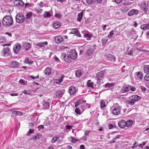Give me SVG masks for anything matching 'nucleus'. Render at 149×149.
<instances>
[{"label":"nucleus","instance_id":"nucleus-1","mask_svg":"<svg viewBox=\"0 0 149 149\" xmlns=\"http://www.w3.org/2000/svg\"><path fill=\"white\" fill-rule=\"evenodd\" d=\"M13 18L8 15L5 17L2 20L3 24L5 26H10L13 25Z\"/></svg>","mask_w":149,"mask_h":149},{"label":"nucleus","instance_id":"nucleus-2","mask_svg":"<svg viewBox=\"0 0 149 149\" xmlns=\"http://www.w3.org/2000/svg\"><path fill=\"white\" fill-rule=\"evenodd\" d=\"M25 19L24 15L21 13L17 14L15 17L16 21L19 24H21L23 23Z\"/></svg>","mask_w":149,"mask_h":149},{"label":"nucleus","instance_id":"nucleus-3","mask_svg":"<svg viewBox=\"0 0 149 149\" xmlns=\"http://www.w3.org/2000/svg\"><path fill=\"white\" fill-rule=\"evenodd\" d=\"M141 49H139L138 48L134 47L132 49L130 50H127V53L126 54H128L129 55H131L132 54H133V55H135L137 54V53H139V52L141 51Z\"/></svg>","mask_w":149,"mask_h":149},{"label":"nucleus","instance_id":"nucleus-4","mask_svg":"<svg viewBox=\"0 0 149 149\" xmlns=\"http://www.w3.org/2000/svg\"><path fill=\"white\" fill-rule=\"evenodd\" d=\"M61 58L63 59L65 62L68 63H70L72 61L71 57L69 54H66L65 53L61 54Z\"/></svg>","mask_w":149,"mask_h":149},{"label":"nucleus","instance_id":"nucleus-5","mask_svg":"<svg viewBox=\"0 0 149 149\" xmlns=\"http://www.w3.org/2000/svg\"><path fill=\"white\" fill-rule=\"evenodd\" d=\"M121 107L117 103H116L112 111V113L114 115H119L120 113Z\"/></svg>","mask_w":149,"mask_h":149},{"label":"nucleus","instance_id":"nucleus-6","mask_svg":"<svg viewBox=\"0 0 149 149\" xmlns=\"http://www.w3.org/2000/svg\"><path fill=\"white\" fill-rule=\"evenodd\" d=\"M105 73V71L104 70L98 72L96 74L97 78V83L100 84L101 82V80L103 78Z\"/></svg>","mask_w":149,"mask_h":149},{"label":"nucleus","instance_id":"nucleus-7","mask_svg":"<svg viewBox=\"0 0 149 149\" xmlns=\"http://www.w3.org/2000/svg\"><path fill=\"white\" fill-rule=\"evenodd\" d=\"M1 54L4 56H7L10 55V49L9 47L3 48L1 51Z\"/></svg>","mask_w":149,"mask_h":149},{"label":"nucleus","instance_id":"nucleus-8","mask_svg":"<svg viewBox=\"0 0 149 149\" xmlns=\"http://www.w3.org/2000/svg\"><path fill=\"white\" fill-rule=\"evenodd\" d=\"M105 58L109 61L114 62L116 61L115 56L111 54H107L104 55Z\"/></svg>","mask_w":149,"mask_h":149},{"label":"nucleus","instance_id":"nucleus-9","mask_svg":"<svg viewBox=\"0 0 149 149\" xmlns=\"http://www.w3.org/2000/svg\"><path fill=\"white\" fill-rule=\"evenodd\" d=\"M72 60L76 59L77 56V52L74 50H71L69 54Z\"/></svg>","mask_w":149,"mask_h":149},{"label":"nucleus","instance_id":"nucleus-10","mask_svg":"<svg viewBox=\"0 0 149 149\" xmlns=\"http://www.w3.org/2000/svg\"><path fill=\"white\" fill-rule=\"evenodd\" d=\"M77 91V89L74 86L72 85L69 87L68 91L70 95H73L75 94Z\"/></svg>","mask_w":149,"mask_h":149},{"label":"nucleus","instance_id":"nucleus-11","mask_svg":"<svg viewBox=\"0 0 149 149\" xmlns=\"http://www.w3.org/2000/svg\"><path fill=\"white\" fill-rule=\"evenodd\" d=\"M139 13V11L136 9H132L128 13V15L129 16H132L134 15H137Z\"/></svg>","mask_w":149,"mask_h":149},{"label":"nucleus","instance_id":"nucleus-12","mask_svg":"<svg viewBox=\"0 0 149 149\" xmlns=\"http://www.w3.org/2000/svg\"><path fill=\"white\" fill-rule=\"evenodd\" d=\"M140 99V97L136 95H132L129 97V99L130 100L133 101L135 102L139 101Z\"/></svg>","mask_w":149,"mask_h":149},{"label":"nucleus","instance_id":"nucleus-13","mask_svg":"<svg viewBox=\"0 0 149 149\" xmlns=\"http://www.w3.org/2000/svg\"><path fill=\"white\" fill-rule=\"evenodd\" d=\"M31 47V45L29 43L25 42L22 44V48L26 51L29 50Z\"/></svg>","mask_w":149,"mask_h":149},{"label":"nucleus","instance_id":"nucleus-14","mask_svg":"<svg viewBox=\"0 0 149 149\" xmlns=\"http://www.w3.org/2000/svg\"><path fill=\"white\" fill-rule=\"evenodd\" d=\"M95 49V48L94 47L93 48H90L88 49L86 52V55L88 56H90L92 55Z\"/></svg>","mask_w":149,"mask_h":149},{"label":"nucleus","instance_id":"nucleus-15","mask_svg":"<svg viewBox=\"0 0 149 149\" xmlns=\"http://www.w3.org/2000/svg\"><path fill=\"white\" fill-rule=\"evenodd\" d=\"M21 48V46L19 44L15 45L13 48L14 52L16 54H17Z\"/></svg>","mask_w":149,"mask_h":149},{"label":"nucleus","instance_id":"nucleus-16","mask_svg":"<svg viewBox=\"0 0 149 149\" xmlns=\"http://www.w3.org/2000/svg\"><path fill=\"white\" fill-rule=\"evenodd\" d=\"M14 4L16 6H23L24 5V2L21 0H15L14 1Z\"/></svg>","mask_w":149,"mask_h":149},{"label":"nucleus","instance_id":"nucleus-17","mask_svg":"<svg viewBox=\"0 0 149 149\" xmlns=\"http://www.w3.org/2000/svg\"><path fill=\"white\" fill-rule=\"evenodd\" d=\"M126 122L123 120H121L118 123V126L121 128H125L126 126Z\"/></svg>","mask_w":149,"mask_h":149},{"label":"nucleus","instance_id":"nucleus-18","mask_svg":"<svg viewBox=\"0 0 149 149\" xmlns=\"http://www.w3.org/2000/svg\"><path fill=\"white\" fill-rule=\"evenodd\" d=\"M71 33L74 34L76 36L79 37L81 36V34L79 32L78 30L76 29H72Z\"/></svg>","mask_w":149,"mask_h":149},{"label":"nucleus","instance_id":"nucleus-19","mask_svg":"<svg viewBox=\"0 0 149 149\" xmlns=\"http://www.w3.org/2000/svg\"><path fill=\"white\" fill-rule=\"evenodd\" d=\"M136 74L137 76V78H136V79L140 81L142 79L143 77L142 72H137L136 73Z\"/></svg>","mask_w":149,"mask_h":149},{"label":"nucleus","instance_id":"nucleus-20","mask_svg":"<svg viewBox=\"0 0 149 149\" xmlns=\"http://www.w3.org/2000/svg\"><path fill=\"white\" fill-rule=\"evenodd\" d=\"M82 33L84 34V36L87 37H92L93 36V35L91 33L88 32L87 31H82Z\"/></svg>","mask_w":149,"mask_h":149},{"label":"nucleus","instance_id":"nucleus-21","mask_svg":"<svg viewBox=\"0 0 149 149\" xmlns=\"http://www.w3.org/2000/svg\"><path fill=\"white\" fill-rule=\"evenodd\" d=\"M45 74L46 75H49L51 72V69L50 67H47L44 71Z\"/></svg>","mask_w":149,"mask_h":149},{"label":"nucleus","instance_id":"nucleus-22","mask_svg":"<svg viewBox=\"0 0 149 149\" xmlns=\"http://www.w3.org/2000/svg\"><path fill=\"white\" fill-rule=\"evenodd\" d=\"M47 45V42H41L38 43V47L43 49L45 46Z\"/></svg>","mask_w":149,"mask_h":149},{"label":"nucleus","instance_id":"nucleus-23","mask_svg":"<svg viewBox=\"0 0 149 149\" xmlns=\"http://www.w3.org/2000/svg\"><path fill=\"white\" fill-rule=\"evenodd\" d=\"M140 28L141 29L144 30L149 29V23L141 25L140 26Z\"/></svg>","mask_w":149,"mask_h":149},{"label":"nucleus","instance_id":"nucleus-24","mask_svg":"<svg viewBox=\"0 0 149 149\" xmlns=\"http://www.w3.org/2000/svg\"><path fill=\"white\" fill-rule=\"evenodd\" d=\"M129 86H124L122 88L121 91L123 93H125L130 91Z\"/></svg>","mask_w":149,"mask_h":149},{"label":"nucleus","instance_id":"nucleus-25","mask_svg":"<svg viewBox=\"0 0 149 149\" xmlns=\"http://www.w3.org/2000/svg\"><path fill=\"white\" fill-rule=\"evenodd\" d=\"M63 93L61 90H58L56 92V95L58 98H61L62 97Z\"/></svg>","mask_w":149,"mask_h":149},{"label":"nucleus","instance_id":"nucleus-26","mask_svg":"<svg viewBox=\"0 0 149 149\" xmlns=\"http://www.w3.org/2000/svg\"><path fill=\"white\" fill-rule=\"evenodd\" d=\"M61 25V23L59 22H56L53 24V26L55 29L58 28Z\"/></svg>","mask_w":149,"mask_h":149},{"label":"nucleus","instance_id":"nucleus-27","mask_svg":"<svg viewBox=\"0 0 149 149\" xmlns=\"http://www.w3.org/2000/svg\"><path fill=\"white\" fill-rule=\"evenodd\" d=\"M133 123V121L132 120H129L126 122V126L129 127L131 126Z\"/></svg>","mask_w":149,"mask_h":149},{"label":"nucleus","instance_id":"nucleus-28","mask_svg":"<svg viewBox=\"0 0 149 149\" xmlns=\"http://www.w3.org/2000/svg\"><path fill=\"white\" fill-rule=\"evenodd\" d=\"M141 6V8L145 12H146L147 11L148 8L145 3H142Z\"/></svg>","mask_w":149,"mask_h":149},{"label":"nucleus","instance_id":"nucleus-29","mask_svg":"<svg viewBox=\"0 0 149 149\" xmlns=\"http://www.w3.org/2000/svg\"><path fill=\"white\" fill-rule=\"evenodd\" d=\"M144 71L146 73H149V65H145L144 67Z\"/></svg>","mask_w":149,"mask_h":149},{"label":"nucleus","instance_id":"nucleus-30","mask_svg":"<svg viewBox=\"0 0 149 149\" xmlns=\"http://www.w3.org/2000/svg\"><path fill=\"white\" fill-rule=\"evenodd\" d=\"M64 77L63 75H62L60 78L56 80V83L57 84H60V83L63 81Z\"/></svg>","mask_w":149,"mask_h":149},{"label":"nucleus","instance_id":"nucleus-31","mask_svg":"<svg viewBox=\"0 0 149 149\" xmlns=\"http://www.w3.org/2000/svg\"><path fill=\"white\" fill-rule=\"evenodd\" d=\"M55 42L57 43H59L62 42L63 40V38H54Z\"/></svg>","mask_w":149,"mask_h":149},{"label":"nucleus","instance_id":"nucleus-32","mask_svg":"<svg viewBox=\"0 0 149 149\" xmlns=\"http://www.w3.org/2000/svg\"><path fill=\"white\" fill-rule=\"evenodd\" d=\"M44 17H50L51 16V14L49 12L45 11L43 14Z\"/></svg>","mask_w":149,"mask_h":149},{"label":"nucleus","instance_id":"nucleus-33","mask_svg":"<svg viewBox=\"0 0 149 149\" xmlns=\"http://www.w3.org/2000/svg\"><path fill=\"white\" fill-rule=\"evenodd\" d=\"M19 63L14 61L12 63V66L14 68H16L18 67L19 66Z\"/></svg>","mask_w":149,"mask_h":149},{"label":"nucleus","instance_id":"nucleus-34","mask_svg":"<svg viewBox=\"0 0 149 149\" xmlns=\"http://www.w3.org/2000/svg\"><path fill=\"white\" fill-rule=\"evenodd\" d=\"M24 63L28 64H32L33 63V61L29 60L28 57H26L25 59Z\"/></svg>","mask_w":149,"mask_h":149},{"label":"nucleus","instance_id":"nucleus-35","mask_svg":"<svg viewBox=\"0 0 149 149\" xmlns=\"http://www.w3.org/2000/svg\"><path fill=\"white\" fill-rule=\"evenodd\" d=\"M12 113L17 116H20L22 115V113L20 111H13Z\"/></svg>","mask_w":149,"mask_h":149},{"label":"nucleus","instance_id":"nucleus-36","mask_svg":"<svg viewBox=\"0 0 149 149\" xmlns=\"http://www.w3.org/2000/svg\"><path fill=\"white\" fill-rule=\"evenodd\" d=\"M60 137V136H55L54 137L52 140V143H55L56 141Z\"/></svg>","mask_w":149,"mask_h":149},{"label":"nucleus","instance_id":"nucleus-37","mask_svg":"<svg viewBox=\"0 0 149 149\" xmlns=\"http://www.w3.org/2000/svg\"><path fill=\"white\" fill-rule=\"evenodd\" d=\"M83 15V12H81L78 14V17L77 18V21L79 22H80L82 18Z\"/></svg>","mask_w":149,"mask_h":149},{"label":"nucleus","instance_id":"nucleus-38","mask_svg":"<svg viewBox=\"0 0 149 149\" xmlns=\"http://www.w3.org/2000/svg\"><path fill=\"white\" fill-rule=\"evenodd\" d=\"M87 85L88 86L90 87H93V83L91 81V80H89L87 82Z\"/></svg>","mask_w":149,"mask_h":149},{"label":"nucleus","instance_id":"nucleus-39","mask_svg":"<svg viewBox=\"0 0 149 149\" xmlns=\"http://www.w3.org/2000/svg\"><path fill=\"white\" fill-rule=\"evenodd\" d=\"M43 107L44 108L46 109H49V104L48 102H45L43 104Z\"/></svg>","mask_w":149,"mask_h":149},{"label":"nucleus","instance_id":"nucleus-40","mask_svg":"<svg viewBox=\"0 0 149 149\" xmlns=\"http://www.w3.org/2000/svg\"><path fill=\"white\" fill-rule=\"evenodd\" d=\"M114 86V84L113 83H107L105 85L106 87L111 88L113 86Z\"/></svg>","mask_w":149,"mask_h":149},{"label":"nucleus","instance_id":"nucleus-41","mask_svg":"<svg viewBox=\"0 0 149 149\" xmlns=\"http://www.w3.org/2000/svg\"><path fill=\"white\" fill-rule=\"evenodd\" d=\"M81 75V72L80 70H78L75 73V75L77 77H80Z\"/></svg>","mask_w":149,"mask_h":149},{"label":"nucleus","instance_id":"nucleus-42","mask_svg":"<svg viewBox=\"0 0 149 149\" xmlns=\"http://www.w3.org/2000/svg\"><path fill=\"white\" fill-rule=\"evenodd\" d=\"M106 107L105 102L104 100H102L100 102V107L102 109Z\"/></svg>","mask_w":149,"mask_h":149},{"label":"nucleus","instance_id":"nucleus-43","mask_svg":"<svg viewBox=\"0 0 149 149\" xmlns=\"http://www.w3.org/2000/svg\"><path fill=\"white\" fill-rule=\"evenodd\" d=\"M19 82L22 85H26L27 83V81H24L22 79H20Z\"/></svg>","mask_w":149,"mask_h":149},{"label":"nucleus","instance_id":"nucleus-44","mask_svg":"<svg viewBox=\"0 0 149 149\" xmlns=\"http://www.w3.org/2000/svg\"><path fill=\"white\" fill-rule=\"evenodd\" d=\"M34 131L33 129H30L29 131L26 133V135L29 136L31 134L34 133Z\"/></svg>","mask_w":149,"mask_h":149},{"label":"nucleus","instance_id":"nucleus-45","mask_svg":"<svg viewBox=\"0 0 149 149\" xmlns=\"http://www.w3.org/2000/svg\"><path fill=\"white\" fill-rule=\"evenodd\" d=\"M32 14V13L31 12H29L27 13L26 15L25 19H27L30 18L31 17Z\"/></svg>","mask_w":149,"mask_h":149},{"label":"nucleus","instance_id":"nucleus-46","mask_svg":"<svg viewBox=\"0 0 149 149\" xmlns=\"http://www.w3.org/2000/svg\"><path fill=\"white\" fill-rule=\"evenodd\" d=\"M144 79L146 81H149V74H146L144 77Z\"/></svg>","mask_w":149,"mask_h":149},{"label":"nucleus","instance_id":"nucleus-47","mask_svg":"<svg viewBox=\"0 0 149 149\" xmlns=\"http://www.w3.org/2000/svg\"><path fill=\"white\" fill-rule=\"evenodd\" d=\"M127 102L128 104L131 105H133L135 103V102L133 101H131L130 99L129 100H127Z\"/></svg>","mask_w":149,"mask_h":149},{"label":"nucleus","instance_id":"nucleus-48","mask_svg":"<svg viewBox=\"0 0 149 149\" xmlns=\"http://www.w3.org/2000/svg\"><path fill=\"white\" fill-rule=\"evenodd\" d=\"M51 122L47 120H46L44 122V124L46 126L50 125L51 124Z\"/></svg>","mask_w":149,"mask_h":149},{"label":"nucleus","instance_id":"nucleus-49","mask_svg":"<svg viewBox=\"0 0 149 149\" xmlns=\"http://www.w3.org/2000/svg\"><path fill=\"white\" fill-rule=\"evenodd\" d=\"M86 1L88 4H91L94 3L95 0H86Z\"/></svg>","mask_w":149,"mask_h":149},{"label":"nucleus","instance_id":"nucleus-50","mask_svg":"<svg viewBox=\"0 0 149 149\" xmlns=\"http://www.w3.org/2000/svg\"><path fill=\"white\" fill-rule=\"evenodd\" d=\"M75 111L77 114L80 115L81 114V112L79 109L78 108H76L75 109Z\"/></svg>","mask_w":149,"mask_h":149},{"label":"nucleus","instance_id":"nucleus-51","mask_svg":"<svg viewBox=\"0 0 149 149\" xmlns=\"http://www.w3.org/2000/svg\"><path fill=\"white\" fill-rule=\"evenodd\" d=\"M44 129V127L43 125H40L38 126V129L39 131L42 130Z\"/></svg>","mask_w":149,"mask_h":149},{"label":"nucleus","instance_id":"nucleus-52","mask_svg":"<svg viewBox=\"0 0 149 149\" xmlns=\"http://www.w3.org/2000/svg\"><path fill=\"white\" fill-rule=\"evenodd\" d=\"M107 41V40L106 39V38H104L103 39H102V43L103 45H104L106 43Z\"/></svg>","mask_w":149,"mask_h":149},{"label":"nucleus","instance_id":"nucleus-53","mask_svg":"<svg viewBox=\"0 0 149 149\" xmlns=\"http://www.w3.org/2000/svg\"><path fill=\"white\" fill-rule=\"evenodd\" d=\"M129 89L130 90L132 91H135L136 90V88L132 86H129Z\"/></svg>","mask_w":149,"mask_h":149},{"label":"nucleus","instance_id":"nucleus-54","mask_svg":"<svg viewBox=\"0 0 149 149\" xmlns=\"http://www.w3.org/2000/svg\"><path fill=\"white\" fill-rule=\"evenodd\" d=\"M71 142L73 143H75L76 142L78 141V140L77 139L74 138L73 137H71Z\"/></svg>","mask_w":149,"mask_h":149},{"label":"nucleus","instance_id":"nucleus-55","mask_svg":"<svg viewBox=\"0 0 149 149\" xmlns=\"http://www.w3.org/2000/svg\"><path fill=\"white\" fill-rule=\"evenodd\" d=\"M81 102V100H78L75 104V107H77L78 106V105L80 104Z\"/></svg>","mask_w":149,"mask_h":149},{"label":"nucleus","instance_id":"nucleus-56","mask_svg":"<svg viewBox=\"0 0 149 149\" xmlns=\"http://www.w3.org/2000/svg\"><path fill=\"white\" fill-rule=\"evenodd\" d=\"M37 136V134H36L34 135L30 139L31 140H36Z\"/></svg>","mask_w":149,"mask_h":149},{"label":"nucleus","instance_id":"nucleus-57","mask_svg":"<svg viewBox=\"0 0 149 149\" xmlns=\"http://www.w3.org/2000/svg\"><path fill=\"white\" fill-rule=\"evenodd\" d=\"M128 7H125L123 8V11L125 12H127L128 11Z\"/></svg>","mask_w":149,"mask_h":149},{"label":"nucleus","instance_id":"nucleus-58","mask_svg":"<svg viewBox=\"0 0 149 149\" xmlns=\"http://www.w3.org/2000/svg\"><path fill=\"white\" fill-rule=\"evenodd\" d=\"M72 126L69 125H66L65 126V128L66 130H68V129H70L72 128Z\"/></svg>","mask_w":149,"mask_h":149},{"label":"nucleus","instance_id":"nucleus-59","mask_svg":"<svg viewBox=\"0 0 149 149\" xmlns=\"http://www.w3.org/2000/svg\"><path fill=\"white\" fill-rule=\"evenodd\" d=\"M141 89L142 91L143 92H145L146 90V88L143 86H141Z\"/></svg>","mask_w":149,"mask_h":149},{"label":"nucleus","instance_id":"nucleus-60","mask_svg":"<svg viewBox=\"0 0 149 149\" xmlns=\"http://www.w3.org/2000/svg\"><path fill=\"white\" fill-rule=\"evenodd\" d=\"M22 93L27 95H29V93L27 92V91L26 90H24L22 91Z\"/></svg>","mask_w":149,"mask_h":149},{"label":"nucleus","instance_id":"nucleus-61","mask_svg":"<svg viewBox=\"0 0 149 149\" xmlns=\"http://www.w3.org/2000/svg\"><path fill=\"white\" fill-rule=\"evenodd\" d=\"M86 139L87 137L85 136H84L81 139V140L83 141H85L86 140Z\"/></svg>","mask_w":149,"mask_h":149},{"label":"nucleus","instance_id":"nucleus-62","mask_svg":"<svg viewBox=\"0 0 149 149\" xmlns=\"http://www.w3.org/2000/svg\"><path fill=\"white\" fill-rule=\"evenodd\" d=\"M55 16L56 18H60L61 17V15L59 14H56L55 15Z\"/></svg>","mask_w":149,"mask_h":149},{"label":"nucleus","instance_id":"nucleus-63","mask_svg":"<svg viewBox=\"0 0 149 149\" xmlns=\"http://www.w3.org/2000/svg\"><path fill=\"white\" fill-rule=\"evenodd\" d=\"M90 132V131L86 130L84 132V134L86 135H88L89 134Z\"/></svg>","mask_w":149,"mask_h":149},{"label":"nucleus","instance_id":"nucleus-64","mask_svg":"<svg viewBox=\"0 0 149 149\" xmlns=\"http://www.w3.org/2000/svg\"><path fill=\"white\" fill-rule=\"evenodd\" d=\"M109 129H111L113 127V125L111 124H109L108 125Z\"/></svg>","mask_w":149,"mask_h":149}]
</instances>
